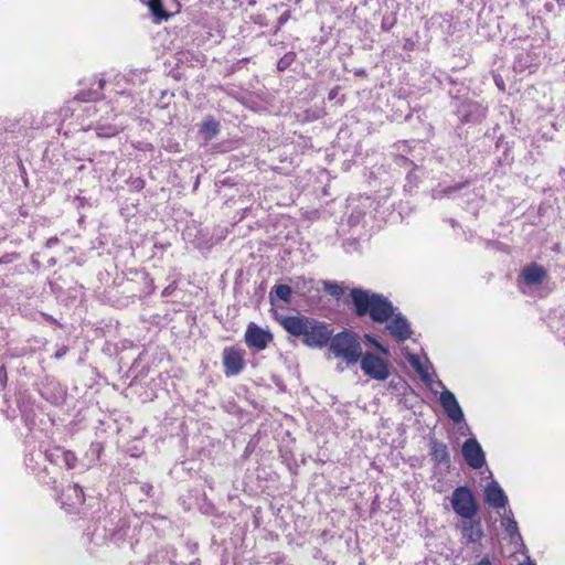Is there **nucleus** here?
<instances>
[{
  "label": "nucleus",
  "instance_id": "nucleus-35",
  "mask_svg": "<svg viewBox=\"0 0 565 565\" xmlns=\"http://www.w3.org/2000/svg\"><path fill=\"white\" fill-rule=\"evenodd\" d=\"M7 382V372H6V367L4 366H1L0 367V383L2 385H4Z\"/></svg>",
  "mask_w": 565,
  "mask_h": 565
},
{
  "label": "nucleus",
  "instance_id": "nucleus-23",
  "mask_svg": "<svg viewBox=\"0 0 565 565\" xmlns=\"http://www.w3.org/2000/svg\"><path fill=\"white\" fill-rule=\"evenodd\" d=\"M149 9L153 17L158 20H168L169 14L163 9L162 0H150Z\"/></svg>",
  "mask_w": 565,
  "mask_h": 565
},
{
  "label": "nucleus",
  "instance_id": "nucleus-40",
  "mask_svg": "<svg viewBox=\"0 0 565 565\" xmlns=\"http://www.w3.org/2000/svg\"><path fill=\"white\" fill-rule=\"evenodd\" d=\"M559 7H565V0H556Z\"/></svg>",
  "mask_w": 565,
  "mask_h": 565
},
{
  "label": "nucleus",
  "instance_id": "nucleus-20",
  "mask_svg": "<svg viewBox=\"0 0 565 565\" xmlns=\"http://www.w3.org/2000/svg\"><path fill=\"white\" fill-rule=\"evenodd\" d=\"M94 129L99 138H111L117 136L122 128L114 124L97 122Z\"/></svg>",
  "mask_w": 565,
  "mask_h": 565
},
{
  "label": "nucleus",
  "instance_id": "nucleus-14",
  "mask_svg": "<svg viewBox=\"0 0 565 565\" xmlns=\"http://www.w3.org/2000/svg\"><path fill=\"white\" fill-rule=\"evenodd\" d=\"M393 317V320L386 327L390 333L398 341H405L411 338L412 330L406 318L401 313Z\"/></svg>",
  "mask_w": 565,
  "mask_h": 565
},
{
  "label": "nucleus",
  "instance_id": "nucleus-39",
  "mask_svg": "<svg viewBox=\"0 0 565 565\" xmlns=\"http://www.w3.org/2000/svg\"><path fill=\"white\" fill-rule=\"evenodd\" d=\"M153 290H154L153 281L150 279V290H149V292L151 294V292H153Z\"/></svg>",
  "mask_w": 565,
  "mask_h": 565
},
{
  "label": "nucleus",
  "instance_id": "nucleus-10",
  "mask_svg": "<svg viewBox=\"0 0 565 565\" xmlns=\"http://www.w3.org/2000/svg\"><path fill=\"white\" fill-rule=\"evenodd\" d=\"M487 109L477 102L467 100L460 104L457 115L462 122H479L486 117Z\"/></svg>",
  "mask_w": 565,
  "mask_h": 565
},
{
  "label": "nucleus",
  "instance_id": "nucleus-4",
  "mask_svg": "<svg viewBox=\"0 0 565 565\" xmlns=\"http://www.w3.org/2000/svg\"><path fill=\"white\" fill-rule=\"evenodd\" d=\"M451 508L461 519H473L478 513V505L472 491L466 487H457L450 499Z\"/></svg>",
  "mask_w": 565,
  "mask_h": 565
},
{
  "label": "nucleus",
  "instance_id": "nucleus-46",
  "mask_svg": "<svg viewBox=\"0 0 565 565\" xmlns=\"http://www.w3.org/2000/svg\"><path fill=\"white\" fill-rule=\"evenodd\" d=\"M450 225L455 226L456 222L454 220H451Z\"/></svg>",
  "mask_w": 565,
  "mask_h": 565
},
{
  "label": "nucleus",
  "instance_id": "nucleus-36",
  "mask_svg": "<svg viewBox=\"0 0 565 565\" xmlns=\"http://www.w3.org/2000/svg\"><path fill=\"white\" fill-rule=\"evenodd\" d=\"M57 242H58V238H57V237H51V238H49V239L46 241L45 246H46L47 248H51V247H53L55 244H57Z\"/></svg>",
  "mask_w": 565,
  "mask_h": 565
},
{
  "label": "nucleus",
  "instance_id": "nucleus-37",
  "mask_svg": "<svg viewBox=\"0 0 565 565\" xmlns=\"http://www.w3.org/2000/svg\"><path fill=\"white\" fill-rule=\"evenodd\" d=\"M475 565H493L492 562L489 559V557H483L481 558L478 563H476Z\"/></svg>",
  "mask_w": 565,
  "mask_h": 565
},
{
  "label": "nucleus",
  "instance_id": "nucleus-8",
  "mask_svg": "<svg viewBox=\"0 0 565 565\" xmlns=\"http://www.w3.org/2000/svg\"><path fill=\"white\" fill-rule=\"evenodd\" d=\"M436 384L444 388L439 397L444 412L454 423H461L465 419V416L455 394L445 388L440 380H437Z\"/></svg>",
  "mask_w": 565,
  "mask_h": 565
},
{
  "label": "nucleus",
  "instance_id": "nucleus-33",
  "mask_svg": "<svg viewBox=\"0 0 565 565\" xmlns=\"http://www.w3.org/2000/svg\"><path fill=\"white\" fill-rule=\"evenodd\" d=\"M15 258H18V254H6L0 258V264H9Z\"/></svg>",
  "mask_w": 565,
  "mask_h": 565
},
{
  "label": "nucleus",
  "instance_id": "nucleus-43",
  "mask_svg": "<svg viewBox=\"0 0 565 565\" xmlns=\"http://www.w3.org/2000/svg\"><path fill=\"white\" fill-rule=\"evenodd\" d=\"M520 565H535V564H534V563L529 562V563H524V564H520Z\"/></svg>",
  "mask_w": 565,
  "mask_h": 565
},
{
  "label": "nucleus",
  "instance_id": "nucleus-19",
  "mask_svg": "<svg viewBox=\"0 0 565 565\" xmlns=\"http://www.w3.org/2000/svg\"><path fill=\"white\" fill-rule=\"evenodd\" d=\"M200 132L205 140H212L220 132V122L212 117H207L201 124Z\"/></svg>",
  "mask_w": 565,
  "mask_h": 565
},
{
  "label": "nucleus",
  "instance_id": "nucleus-16",
  "mask_svg": "<svg viewBox=\"0 0 565 565\" xmlns=\"http://www.w3.org/2000/svg\"><path fill=\"white\" fill-rule=\"evenodd\" d=\"M546 270L536 264L522 269L521 277L526 285L535 286L543 282L546 277Z\"/></svg>",
  "mask_w": 565,
  "mask_h": 565
},
{
  "label": "nucleus",
  "instance_id": "nucleus-3",
  "mask_svg": "<svg viewBox=\"0 0 565 565\" xmlns=\"http://www.w3.org/2000/svg\"><path fill=\"white\" fill-rule=\"evenodd\" d=\"M329 350L348 365L355 364L363 353L356 334L348 330L331 335Z\"/></svg>",
  "mask_w": 565,
  "mask_h": 565
},
{
  "label": "nucleus",
  "instance_id": "nucleus-18",
  "mask_svg": "<svg viewBox=\"0 0 565 565\" xmlns=\"http://www.w3.org/2000/svg\"><path fill=\"white\" fill-rule=\"evenodd\" d=\"M292 288L290 285L278 284L275 285L269 292V300L271 305H275L276 299L281 300L285 303L291 302Z\"/></svg>",
  "mask_w": 565,
  "mask_h": 565
},
{
  "label": "nucleus",
  "instance_id": "nucleus-11",
  "mask_svg": "<svg viewBox=\"0 0 565 565\" xmlns=\"http://www.w3.org/2000/svg\"><path fill=\"white\" fill-rule=\"evenodd\" d=\"M429 455L435 466L450 467V452L448 446L434 436L428 437Z\"/></svg>",
  "mask_w": 565,
  "mask_h": 565
},
{
  "label": "nucleus",
  "instance_id": "nucleus-29",
  "mask_svg": "<svg viewBox=\"0 0 565 565\" xmlns=\"http://www.w3.org/2000/svg\"><path fill=\"white\" fill-rule=\"evenodd\" d=\"M396 23V18L394 15H385L381 22V29L383 31H390Z\"/></svg>",
  "mask_w": 565,
  "mask_h": 565
},
{
  "label": "nucleus",
  "instance_id": "nucleus-5",
  "mask_svg": "<svg viewBox=\"0 0 565 565\" xmlns=\"http://www.w3.org/2000/svg\"><path fill=\"white\" fill-rule=\"evenodd\" d=\"M363 373L376 381H385L391 372L388 363L374 353H362L360 360Z\"/></svg>",
  "mask_w": 565,
  "mask_h": 565
},
{
  "label": "nucleus",
  "instance_id": "nucleus-25",
  "mask_svg": "<svg viewBox=\"0 0 565 565\" xmlns=\"http://www.w3.org/2000/svg\"><path fill=\"white\" fill-rule=\"evenodd\" d=\"M409 362H411V364L415 367V370L418 372V374L420 375V379H422L425 383H431V376H430V374H429L428 370H427V369H425V367L420 364V362H419V360H418L417 358L412 356V358L409 359Z\"/></svg>",
  "mask_w": 565,
  "mask_h": 565
},
{
  "label": "nucleus",
  "instance_id": "nucleus-7",
  "mask_svg": "<svg viewBox=\"0 0 565 565\" xmlns=\"http://www.w3.org/2000/svg\"><path fill=\"white\" fill-rule=\"evenodd\" d=\"M274 337L269 330L260 328L255 322H250L245 331L244 341L249 349L255 351H264L269 343H271Z\"/></svg>",
  "mask_w": 565,
  "mask_h": 565
},
{
  "label": "nucleus",
  "instance_id": "nucleus-9",
  "mask_svg": "<svg viewBox=\"0 0 565 565\" xmlns=\"http://www.w3.org/2000/svg\"><path fill=\"white\" fill-rule=\"evenodd\" d=\"M462 456L472 469H480L486 463L484 452L475 438H468L462 445Z\"/></svg>",
  "mask_w": 565,
  "mask_h": 565
},
{
  "label": "nucleus",
  "instance_id": "nucleus-6",
  "mask_svg": "<svg viewBox=\"0 0 565 565\" xmlns=\"http://www.w3.org/2000/svg\"><path fill=\"white\" fill-rule=\"evenodd\" d=\"M222 364L227 377L236 376L245 369V351L238 347H226L222 353Z\"/></svg>",
  "mask_w": 565,
  "mask_h": 565
},
{
  "label": "nucleus",
  "instance_id": "nucleus-24",
  "mask_svg": "<svg viewBox=\"0 0 565 565\" xmlns=\"http://www.w3.org/2000/svg\"><path fill=\"white\" fill-rule=\"evenodd\" d=\"M13 294L14 288L10 284H6L3 279L0 278V307L9 303Z\"/></svg>",
  "mask_w": 565,
  "mask_h": 565
},
{
  "label": "nucleus",
  "instance_id": "nucleus-17",
  "mask_svg": "<svg viewBox=\"0 0 565 565\" xmlns=\"http://www.w3.org/2000/svg\"><path fill=\"white\" fill-rule=\"evenodd\" d=\"M290 286L292 288V292L298 294L299 296H307L313 287V279L306 278L305 276H296L289 278Z\"/></svg>",
  "mask_w": 565,
  "mask_h": 565
},
{
  "label": "nucleus",
  "instance_id": "nucleus-22",
  "mask_svg": "<svg viewBox=\"0 0 565 565\" xmlns=\"http://www.w3.org/2000/svg\"><path fill=\"white\" fill-rule=\"evenodd\" d=\"M323 289L327 294L335 298L337 300L341 299L344 295V287L337 282L331 280H323Z\"/></svg>",
  "mask_w": 565,
  "mask_h": 565
},
{
  "label": "nucleus",
  "instance_id": "nucleus-27",
  "mask_svg": "<svg viewBox=\"0 0 565 565\" xmlns=\"http://www.w3.org/2000/svg\"><path fill=\"white\" fill-rule=\"evenodd\" d=\"M62 458L61 460L64 462L65 467L67 469H73L75 468V465H76V461H77V458L75 456L74 452L70 451V450H64L62 448Z\"/></svg>",
  "mask_w": 565,
  "mask_h": 565
},
{
  "label": "nucleus",
  "instance_id": "nucleus-26",
  "mask_svg": "<svg viewBox=\"0 0 565 565\" xmlns=\"http://www.w3.org/2000/svg\"><path fill=\"white\" fill-rule=\"evenodd\" d=\"M296 60V53L290 51L284 54L277 62V70L279 72L286 71Z\"/></svg>",
  "mask_w": 565,
  "mask_h": 565
},
{
  "label": "nucleus",
  "instance_id": "nucleus-1",
  "mask_svg": "<svg viewBox=\"0 0 565 565\" xmlns=\"http://www.w3.org/2000/svg\"><path fill=\"white\" fill-rule=\"evenodd\" d=\"M280 323L289 334L301 337L302 342L310 348L326 347L333 334L328 323L306 316H287Z\"/></svg>",
  "mask_w": 565,
  "mask_h": 565
},
{
  "label": "nucleus",
  "instance_id": "nucleus-45",
  "mask_svg": "<svg viewBox=\"0 0 565 565\" xmlns=\"http://www.w3.org/2000/svg\"><path fill=\"white\" fill-rule=\"evenodd\" d=\"M333 97H334V93L331 92L329 98H333Z\"/></svg>",
  "mask_w": 565,
  "mask_h": 565
},
{
  "label": "nucleus",
  "instance_id": "nucleus-42",
  "mask_svg": "<svg viewBox=\"0 0 565 565\" xmlns=\"http://www.w3.org/2000/svg\"><path fill=\"white\" fill-rule=\"evenodd\" d=\"M280 29H278V24L275 26L274 33L276 34Z\"/></svg>",
  "mask_w": 565,
  "mask_h": 565
},
{
  "label": "nucleus",
  "instance_id": "nucleus-28",
  "mask_svg": "<svg viewBox=\"0 0 565 565\" xmlns=\"http://www.w3.org/2000/svg\"><path fill=\"white\" fill-rule=\"evenodd\" d=\"M62 448L61 447H55L53 449H49L45 451V457L46 459L52 462V463H58L61 461V458H62Z\"/></svg>",
  "mask_w": 565,
  "mask_h": 565
},
{
  "label": "nucleus",
  "instance_id": "nucleus-38",
  "mask_svg": "<svg viewBox=\"0 0 565 565\" xmlns=\"http://www.w3.org/2000/svg\"><path fill=\"white\" fill-rule=\"evenodd\" d=\"M495 83H497V85H498L501 89H503L504 84H503V81H502V79H500V81L495 79Z\"/></svg>",
  "mask_w": 565,
  "mask_h": 565
},
{
  "label": "nucleus",
  "instance_id": "nucleus-12",
  "mask_svg": "<svg viewBox=\"0 0 565 565\" xmlns=\"http://www.w3.org/2000/svg\"><path fill=\"white\" fill-rule=\"evenodd\" d=\"M462 537L468 543H478L483 537L481 521L479 519H462L458 524Z\"/></svg>",
  "mask_w": 565,
  "mask_h": 565
},
{
  "label": "nucleus",
  "instance_id": "nucleus-32",
  "mask_svg": "<svg viewBox=\"0 0 565 565\" xmlns=\"http://www.w3.org/2000/svg\"><path fill=\"white\" fill-rule=\"evenodd\" d=\"M290 17V11L287 10L282 12L277 20L278 29H281V26L289 21Z\"/></svg>",
  "mask_w": 565,
  "mask_h": 565
},
{
  "label": "nucleus",
  "instance_id": "nucleus-41",
  "mask_svg": "<svg viewBox=\"0 0 565 565\" xmlns=\"http://www.w3.org/2000/svg\"><path fill=\"white\" fill-rule=\"evenodd\" d=\"M62 355H63V353H62V352H57V353L55 354V356H56V358H61Z\"/></svg>",
  "mask_w": 565,
  "mask_h": 565
},
{
  "label": "nucleus",
  "instance_id": "nucleus-44",
  "mask_svg": "<svg viewBox=\"0 0 565 565\" xmlns=\"http://www.w3.org/2000/svg\"><path fill=\"white\" fill-rule=\"evenodd\" d=\"M104 85V81H99V87L102 88Z\"/></svg>",
  "mask_w": 565,
  "mask_h": 565
},
{
  "label": "nucleus",
  "instance_id": "nucleus-13",
  "mask_svg": "<svg viewBox=\"0 0 565 565\" xmlns=\"http://www.w3.org/2000/svg\"><path fill=\"white\" fill-rule=\"evenodd\" d=\"M484 500L495 509L505 508L508 504V497L497 481H492L486 487Z\"/></svg>",
  "mask_w": 565,
  "mask_h": 565
},
{
  "label": "nucleus",
  "instance_id": "nucleus-31",
  "mask_svg": "<svg viewBox=\"0 0 565 565\" xmlns=\"http://www.w3.org/2000/svg\"><path fill=\"white\" fill-rule=\"evenodd\" d=\"M72 490L76 494V502L75 503L82 504L84 502V492H83V490L78 487V484H74Z\"/></svg>",
  "mask_w": 565,
  "mask_h": 565
},
{
  "label": "nucleus",
  "instance_id": "nucleus-21",
  "mask_svg": "<svg viewBox=\"0 0 565 565\" xmlns=\"http://www.w3.org/2000/svg\"><path fill=\"white\" fill-rule=\"evenodd\" d=\"M467 184H468V182H461V183H456L454 185L445 186V188H441V189H435L433 191V198L436 199V200H441L444 198H449L454 193H456V192L460 191L461 189H463Z\"/></svg>",
  "mask_w": 565,
  "mask_h": 565
},
{
  "label": "nucleus",
  "instance_id": "nucleus-34",
  "mask_svg": "<svg viewBox=\"0 0 565 565\" xmlns=\"http://www.w3.org/2000/svg\"><path fill=\"white\" fill-rule=\"evenodd\" d=\"M174 290H175V286H174V285H169V286H167V287L162 290L161 295H162V297H169L170 295H172V292H173Z\"/></svg>",
  "mask_w": 565,
  "mask_h": 565
},
{
  "label": "nucleus",
  "instance_id": "nucleus-30",
  "mask_svg": "<svg viewBox=\"0 0 565 565\" xmlns=\"http://www.w3.org/2000/svg\"><path fill=\"white\" fill-rule=\"evenodd\" d=\"M365 339L374 345L380 352H382L384 355H390V350L382 345L375 338H373L370 334H365Z\"/></svg>",
  "mask_w": 565,
  "mask_h": 565
},
{
  "label": "nucleus",
  "instance_id": "nucleus-2",
  "mask_svg": "<svg viewBox=\"0 0 565 565\" xmlns=\"http://www.w3.org/2000/svg\"><path fill=\"white\" fill-rule=\"evenodd\" d=\"M351 298L359 317L367 315L374 322L383 323L394 316L393 303L383 295L354 288Z\"/></svg>",
  "mask_w": 565,
  "mask_h": 565
},
{
  "label": "nucleus",
  "instance_id": "nucleus-15",
  "mask_svg": "<svg viewBox=\"0 0 565 565\" xmlns=\"http://www.w3.org/2000/svg\"><path fill=\"white\" fill-rule=\"evenodd\" d=\"M501 525L509 535L510 543L515 546L525 547L522 535L511 510L502 518Z\"/></svg>",
  "mask_w": 565,
  "mask_h": 565
}]
</instances>
